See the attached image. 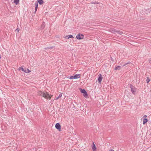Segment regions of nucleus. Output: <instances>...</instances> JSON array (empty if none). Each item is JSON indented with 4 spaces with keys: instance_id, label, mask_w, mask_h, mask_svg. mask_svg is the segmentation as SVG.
<instances>
[{
    "instance_id": "nucleus-1",
    "label": "nucleus",
    "mask_w": 151,
    "mask_h": 151,
    "mask_svg": "<svg viewBox=\"0 0 151 151\" xmlns=\"http://www.w3.org/2000/svg\"><path fill=\"white\" fill-rule=\"evenodd\" d=\"M37 93L38 95H40L43 97L45 98L48 100H50L52 96V95L48 93L47 92L45 93L43 91H39L37 92Z\"/></svg>"
},
{
    "instance_id": "nucleus-2",
    "label": "nucleus",
    "mask_w": 151,
    "mask_h": 151,
    "mask_svg": "<svg viewBox=\"0 0 151 151\" xmlns=\"http://www.w3.org/2000/svg\"><path fill=\"white\" fill-rule=\"evenodd\" d=\"M79 89H80L81 92L83 93V95L84 97H86L88 96L87 92L85 89H83L81 88H79Z\"/></svg>"
},
{
    "instance_id": "nucleus-3",
    "label": "nucleus",
    "mask_w": 151,
    "mask_h": 151,
    "mask_svg": "<svg viewBox=\"0 0 151 151\" xmlns=\"http://www.w3.org/2000/svg\"><path fill=\"white\" fill-rule=\"evenodd\" d=\"M131 91L133 94H135L136 92L137 89L132 86L130 85Z\"/></svg>"
},
{
    "instance_id": "nucleus-4",
    "label": "nucleus",
    "mask_w": 151,
    "mask_h": 151,
    "mask_svg": "<svg viewBox=\"0 0 151 151\" xmlns=\"http://www.w3.org/2000/svg\"><path fill=\"white\" fill-rule=\"evenodd\" d=\"M76 37L78 40H81L83 39L84 36L83 35L79 33L77 35Z\"/></svg>"
},
{
    "instance_id": "nucleus-5",
    "label": "nucleus",
    "mask_w": 151,
    "mask_h": 151,
    "mask_svg": "<svg viewBox=\"0 0 151 151\" xmlns=\"http://www.w3.org/2000/svg\"><path fill=\"white\" fill-rule=\"evenodd\" d=\"M111 32L114 33H117L118 34L121 35L123 33L121 31L116 30L114 29H113L112 30Z\"/></svg>"
},
{
    "instance_id": "nucleus-6",
    "label": "nucleus",
    "mask_w": 151,
    "mask_h": 151,
    "mask_svg": "<svg viewBox=\"0 0 151 151\" xmlns=\"http://www.w3.org/2000/svg\"><path fill=\"white\" fill-rule=\"evenodd\" d=\"M99 77L98 78V80L99 81V83H101V82L102 79V75L101 74H99Z\"/></svg>"
},
{
    "instance_id": "nucleus-7",
    "label": "nucleus",
    "mask_w": 151,
    "mask_h": 151,
    "mask_svg": "<svg viewBox=\"0 0 151 151\" xmlns=\"http://www.w3.org/2000/svg\"><path fill=\"white\" fill-rule=\"evenodd\" d=\"M55 128L60 131V129H61V126L59 123H57L55 125Z\"/></svg>"
},
{
    "instance_id": "nucleus-8",
    "label": "nucleus",
    "mask_w": 151,
    "mask_h": 151,
    "mask_svg": "<svg viewBox=\"0 0 151 151\" xmlns=\"http://www.w3.org/2000/svg\"><path fill=\"white\" fill-rule=\"evenodd\" d=\"M74 79H77L79 78L80 77V75L79 74H77L73 76Z\"/></svg>"
},
{
    "instance_id": "nucleus-9",
    "label": "nucleus",
    "mask_w": 151,
    "mask_h": 151,
    "mask_svg": "<svg viewBox=\"0 0 151 151\" xmlns=\"http://www.w3.org/2000/svg\"><path fill=\"white\" fill-rule=\"evenodd\" d=\"M45 27V23L44 22H43L41 25L40 29H43Z\"/></svg>"
},
{
    "instance_id": "nucleus-10",
    "label": "nucleus",
    "mask_w": 151,
    "mask_h": 151,
    "mask_svg": "<svg viewBox=\"0 0 151 151\" xmlns=\"http://www.w3.org/2000/svg\"><path fill=\"white\" fill-rule=\"evenodd\" d=\"M24 72L26 73H28L30 72V71L28 69H24Z\"/></svg>"
},
{
    "instance_id": "nucleus-11",
    "label": "nucleus",
    "mask_w": 151,
    "mask_h": 151,
    "mask_svg": "<svg viewBox=\"0 0 151 151\" xmlns=\"http://www.w3.org/2000/svg\"><path fill=\"white\" fill-rule=\"evenodd\" d=\"M93 145L92 147V149L93 151H95L96 150V147L94 143L93 142Z\"/></svg>"
},
{
    "instance_id": "nucleus-12",
    "label": "nucleus",
    "mask_w": 151,
    "mask_h": 151,
    "mask_svg": "<svg viewBox=\"0 0 151 151\" xmlns=\"http://www.w3.org/2000/svg\"><path fill=\"white\" fill-rule=\"evenodd\" d=\"M19 2V0H14V3L16 5H17Z\"/></svg>"
},
{
    "instance_id": "nucleus-13",
    "label": "nucleus",
    "mask_w": 151,
    "mask_h": 151,
    "mask_svg": "<svg viewBox=\"0 0 151 151\" xmlns=\"http://www.w3.org/2000/svg\"><path fill=\"white\" fill-rule=\"evenodd\" d=\"M37 1L39 3L40 5L42 4L43 3V0H37Z\"/></svg>"
},
{
    "instance_id": "nucleus-14",
    "label": "nucleus",
    "mask_w": 151,
    "mask_h": 151,
    "mask_svg": "<svg viewBox=\"0 0 151 151\" xmlns=\"http://www.w3.org/2000/svg\"><path fill=\"white\" fill-rule=\"evenodd\" d=\"M147 122V119L145 118L143 120V124H145Z\"/></svg>"
},
{
    "instance_id": "nucleus-15",
    "label": "nucleus",
    "mask_w": 151,
    "mask_h": 151,
    "mask_svg": "<svg viewBox=\"0 0 151 151\" xmlns=\"http://www.w3.org/2000/svg\"><path fill=\"white\" fill-rule=\"evenodd\" d=\"M121 68V66H117L116 68H115V70H119Z\"/></svg>"
},
{
    "instance_id": "nucleus-16",
    "label": "nucleus",
    "mask_w": 151,
    "mask_h": 151,
    "mask_svg": "<svg viewBox=\"0 0 151 151\" xmlns=\"http://www.w3.org/2000/svg\"><path fill=\"white\" fill-rule=\"evenodd\" d=\"M19 70H22L24 72V69L22 67H21L19 68Z\"/></svg>"
},
{
    "instance_id": "nucleus-17",
    "label": "nucleus",
    "mask_w": 151,
    "mask_h": 151,
    "mask_svg": "<svg viewBox=\"0 0 151 151\" xmlns=\"http://www.w3.org/2000/svg\"><path fill=\"white\" fill-rule=\"evenodd\" d=\"M67 37H68V39H69V38H73V36L72 35H68Z\"/></svg>"
},
{
    "instance_id": "nucleus-18",
    "label": "nucleus",
    "mask_w": 151,
    "mask_h": 151,
    "mask_svg": "<svg viewBox=\"0 0 151 151\" xmlns=\"http://www.w3.org/2000/svg\"><path fill=\"white\" fill-rule=\"evenodd\" d=\"M150 81V79H149L148 78V77H147L146 79V81L147 83H148Z\"/></svg>"
},
{
    "instance_id": "nucleus-19",
    "label": "nucleus",
    "mask_w": 151,
    "mask_h": 151,
    "mask_svg": "<svg viewBox=\"0 0 151 151\" xmlns=\"http://www.w3.org/2000/svg\"><path fill=\"white\" fill-rule=\"evenodd\" d=\"M69 78L70 79H74L73 76H70L69 77Z\"/></svg>"
},
{
    "instance_id": "nucleus-20",
    "label": "nucleus",
    "mask_w": 151,
    "mask_h": 151,
    "mask_svg": "<svg viewBox=\"0 0 151 151\" xmlns=\"http://www.w3.org/2000/svg\"><path fill=\"white\" fill-rule=\"evenodd\" d=\"M35 7H38V4L37 2L35 3Z\"/></svg>"
},
{
    "instance_id": "nucleus-21",
    "label": "nucleus",
    "mask_w": 151,
    "mask_h": 151,
    "mask_svg": "<svg viewBox=\"0 0 151 151\" xmlns=\"http://www.w3.org/2000/svg\"><path fill=\"white\" fill-rule=\"evenodd\" d=\"M62 93H60V94L59 95V96H58V97L59 98H60V97H61V96H62Z\"/></svg>"
},
{
    "instance_id": "nucleus-22",
    "label": "nucleus",
    "mask_w": 151,
    "mask_h": 151,
    "mask_svg": "<svg viewBox=\"0 0 151 151\" xmlns=\"http://www.w3.org/2000/svg\"><path fill=\"white\" fill-rule=\"evenodd\" d=\"M130 63V62H129L128 63H125V64H124L123 66H124L125 65H127L128 64H129Z\"/></svg>"
},
{
    "instance_id": "nucleus-23",
    "label": "nucleus",
    "mask_w": 151,
    "mask_h": 151,
    "mask_svg": "<svg viewBox=\"0 0 151 151\" xmlns=\"http://www.w3.org/2000/svg\"><path fill=\"white\" fill-rule=\"evenodd\" d=\"M53 48V47H50V48H49V47H47V48H45V49H52V48Z\"/></svg>"
},
{
    "instance_id": "nucleus-24",
    "label": "nucleus",
    "mask_w": 151,
    "mask_h": 151,
    "mask_svg": "<svg viewBox=\"0 0 151 151\" xmlns=\"http://www.w3.org/2000/svg\"><path fill=\"white\" fill-rule=\"evenodd\" d=\"M38 8V7H35V12H36L37 10V9Z\"/></svg>"
},
{
    "instance_id": "nucleus-25",
    "label": "nucleus",
    "mask_w": 151,
    "mask_h": 151,
    "mask_svg": "<svg viewBox=\"0 0 151 151\" xmlns=\"http://www.w3.org/2000/svg\"><path fill=\"white\" fill-rule=\"evenodd\" d=\"M19 29L18 28H17L16 29V31H17L18 32H19Z\"/></svg>"
},
{
    "instance_id": "nucleus-26",
    "label": "nucleus",
    "mask_w": 151,
    "mask_h": 151,
    "mask_svg": "<svg viewBox=\"0 0 151 151\" xmlns=\"http://www.w3.org/2000/svg\"><path fill=\"white\" fill-rule=\"evenodd\" d=\"M149 62L151 64V58H150L149 60Z\"/></svg>"
},
{
    "instance_id": "nucleus-27",
    "label": "nucleus",
    "mask_w": 151,
    "mask_h": 151,
    "mask_svg": "<svg viewBox=\"0 0 151 151\" xmlns=\"http://www.w3.org/2000/svg\"><path fill=\"white\" fill-rule=\"evenodd\" d=\"M92 4H98V3H96V2H92Z\"/></svg>"
},
{
    "instance_id": "nucleus-28",
    "label": "nucleus",
    "mask_w": 151,
    "mask_h": 151,
    "mask_svg": "<svg viewBox=\"0 0 151 151\" xmlns=\"http://www.w3.org/2000/svg\"><path fill=\"white\" fill-rule=\"evenodd\" d=\"M147 117V116L146 115H144L143 117V118H145Z\"/></svg>"
},
{
    "instance_id": "nucleus-29",
    "label": "nucleus",
    "mask_w": 151,
    "mask_h": 151,
    "mask_svg": "<svg viewBox=\"0 0 151 151\" xmlns=\"http://www.w3.org/2000/svg\"><path fill=\"white\" fill-rule=\"evenodd\" d=\"M109 151H114L113 150H109Z\"/></svg>"
},
{
    "instance_id": "nucleus-30",
    "label": "nucleus",
    "mask_w": 151,
    "mask_h": 151,
    "mask_svg": "<svg viewBox=\"0 0 151 151\" xmlns=\"http://www.w3.org/2000/svg\"><path fill=\"white\" fill-rule=\"evenodd\" d=\"M59 98L58 97L56 98V99L57 100V99H58Z\"/></svg>"
}]
</instances>
